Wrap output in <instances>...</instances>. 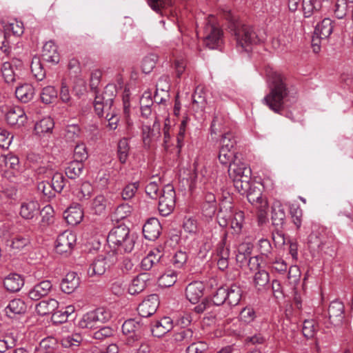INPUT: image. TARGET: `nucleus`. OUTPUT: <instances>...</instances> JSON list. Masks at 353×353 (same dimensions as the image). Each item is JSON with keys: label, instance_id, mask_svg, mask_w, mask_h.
<instances>
[{"label": "nucleus", "instance_id": "obj_1", "mask_svg": "<svg viewBox=\"0 0 353 353\" xmlns=\"http://www.w3.org/2000/svg\"><path fill=\"white\" fill-rule=\"evenodd\" d=\"M265 72L270 92L262 101L274 112L281 114L290 92L285 78L270 66L265 68Z\"/></svg>", "mask_w": 353, "mask_h": 353}, {"label": "nucleus", "instance_id": "obj_2", "mask_svg": "<svg viewBox=\"0 0 353 353\" xmlns=\"http://www.w3.org/2000/svg\"><path fill=\"white\" fill-rule=\"evenodd\" d=\"M223 14L228 21V28L235 37L236 48L239 52H248L251 45L256 44L259 41L253 28L241 23L230 10H224Z\"/></svg>", "mask_w": 353, "mask_h": 353}, {"label": "nucleus", "instance_id": "obj_3", "mask_svg": "<svg viewBox=\"0 0 353 353\" xmlns=\"http://www.w3.org/2000/svg\"><path fill=\"white\" fill-rule=\"evenodd\" d=\"M107 241L112 249L111 253L123 254L132 251L135 244V236L130 233L127 226L120 225L110 230Z\"/></svg>", "mask_w": 353, "mask_h": 353}, {"label": "nucleus", "instance_id": "obj_4", "mask_svg": "<svg viewBox=\"0 0 353 353\" xmlns=\"http://www.w3.org/2000/svg\"><path fill=\"white\" fill-rule=\"evenodd\" d=\"M110 319V312L103 307H100L85 314L79 325L82 328H98L100 327V324L108 321Z\"/></svg>", "mask_w": 353, "mask_h": 353}, {"label": "nucleus", "instance_id": "obj_5", "mask_svg": "<svg viewBox=\"0 0 353 353\" xmlns=\"http://www.w3.org/2000/svg\"><path fill=\"white\" fill-rule=\"evenodd\" d=\"M214 17L209 16L204 28V44L210 49H217L223 43V31L214 22Z\"/></svg>", "mask_w": 353, "mask_h": 353}, {"label": "nucleus", "instance_id": "obj_6", "mask_svg": "<svg viewBox=\"0 0 353 353\" xmlns=\"http://www.w3.org/2000/svg\"><path fill=\"white\" fill-rule=\"evenodd\" d=\"M118 261L115 254L108 252L105 255H99L88 269L89 276H101L110 266L114 265Z\"/></svg>", "mask_w": 353, "mask_h": 353}, {"label": "nucleus", "instance_id": "obj_7", "mask_svg": "<svg viewBox=\"0 0 353 353\" xmlns=\"http://www.w3.org/2000/svg\"><path fill=\"white\" fill-rule=\"evenodd\" d=\"M176 203V193L174 187L168 184L164 186L159 196L158 209L163 216L170 214L174 209Z\"/></svg>", "mask_w": 353, "mask_h": 353}, {"label": "nucleus", "instance_id": "obj_8", "mask_svg": "<svg viewBox=\"0 0 353 353\" xmlns=\"http://www.w3.org/2000/svg\"><path fill=\"white\" fill-rule=\"evenodd\" d=\"M24 28L23 23L17 20H13L6 25L4 32L0 30V49L7 55L10 52V46L8 38L10 33L19 37L23 34Z\"/></svg>", "mask_w": 353, "mask_h": 353}, {"label": "nucleus", "instance_id": "obj_9", "mask_svg": "<svg viewBox=\"0 0 353 353\" xmlns=\"http://www.w3.org/2000/svg\"><path fill=\"white\" fill-rule=\"evenodd\" d=\"M143 325L135 319L126 320L122 325V332L128 335L125 343L128 346L134 347L138 343L142 336Z\"/></svg>", "mask_w": 353, "mask_h": 353}, {"label": "nucleus", "instance_id": "obj_10", "mask_svg": "<svg viewBox=\"0 0 353 353\" xmlns=\"http://www.w3.org/2000/svg\"><path fill=\"white\" fill-rule=\"evenodd\" d=\"M248 201L259 210L260 220L265 218L268 208L266 198L263 197L261 190L256 187H251L247 192Z\"/></svg>", "mask_w": 353, "mask_h": 353}, {"label": "nucleus", "instance_id": "obj_11", "mask_svg": "<svg viewBox=\"0 0 353 353\" xmlns=\"http://www.w3.org/2000/svg\"><path fill=\"white\" fill-rule=\"evenodd\" d=\"M332 239L329 232L322 227L314 230L309 236L308 243L311 248L321 250L324 246L328 244Z\"/></svg>", "mask_w": 353, "mask_h": 353}, {"label": "nucleus", "instance_id": "obj_12", "mask_svg": "<svg viewBox=\"0 0 353 353\" xmlns=\"http://www.w3.org/2000/svg\"><path fill=\"white\" fill-rule=\"evenodd\" d=\"M76 235L70 230L60 234L56 241V251L60 254L70 253L76 243Z\"/></svg>", "mask_w": 353, "mask_h": 353}, {"label": "nucleus", "instance_id": "obj_13", "mask_svg": "<svg viewBox=\"0 0 353 353\" xmlns=\"http://www.w3.org/2000/svg\"><path fill=\"white\" fill-rule=\"evenodd\" d=\"M161 136L160 123L155 120L152 127L143 125L142 127V140L145 148H150Z\"/></svg>", "mask_w": 353, "mask_h": 353}, {"label": "nucleus", "instance_id": "obj_14", "mask_svg": "<svg viewBox=\"0 0 353 353\" xmlns=\"http://www.w3.org/2000/svg\"><path fill=\"white\" fill-rule=\"evenodd\" d=\"M159 305V296L157 294H151L139 305L138 314L144 318L149 317L156 312Z\"/></svg>", "mask_w": 353, "mask_h": 353}, {"label": "nucleus", "instance_id": "obj_15", "mask_svg": "<svg viewBox=\"0 0 353 353\" xmlns=\"http://www.w3.org/2000/svg\"><path fill=\"white\" fill-rule=\"evenodd\" d=\"M40 213V204L34 200H26L21 204L19 214L25 220L37 219Z\"/></svg>", "mask_w": 353, "mask_h": 353}, {"label": "nucleus", "instance_id": "obj_16", "mask_svg": "<svg viewBox=\"0 0 353 353\" xmlns=\"http://www.w3.org/2000/svg\"><path fill=\"white\" fill-rule=\"evenodd\" d=\"M229 176L233 180L245 178V182H248L250 179L251 170L246 165L241 163L239 160L235 159L228 165V170Z\"/></svg>", "mask_w": 353, "mask_h": 353}, {"label": "nucleus", "instance_id": "obj_17", "mask_svg": "<svg viewBox=\"0 0 353 353\" xmlns=\"http://www.w3.org/2000/svg\"><path fill=\"white\" fill-rule=\"evenodd\" d=\"M110 86H106L104 92L101 95H97L94 101V107L96 113L102 116L105 110H109L113 103V94H108Z\"/></svg>", "mask_w": 353, "mask_h": 353}, {"label": "nucleus", "instance_id": "obj_18", "mask_svg": "<svg viewBox=\"0 0 353 353\" xmlns=\"http://www.w3.org/2000/svg\"><path fill=\"white\" fill-rule=\"evenodd\" d=\"M6 119L9 125L19 128L26 123L27 117L23 109L19 106H14L7 112Z\"/></svg>", "mask_w": 353, "mask_h": 353}, {"label": "nucleus", "instance_id": "obj_19", "mask_svg": "<svg viewBox=\"0 0 353 353\" xmlns=\"http://www.w3.org/2000/svg\"><path fill=\"white\" fill-rule=\"evenodd\" d=\"M204 284L201 281H193L185 288V297L192 303H197L203 296Z\"/></svg>", "mask_w": 353, "mask_h": 353}, {"label": "nucleus", "instance_id": "obj_20", "mask_svg": "<svg viewBox=\"0 0 353 353\" xmlns=\"http://www.w3.org/2000/svg\"><path fill=\"white\" fill-rule=\"evenodd\" d=\"M161 231V225L157 218H150L143 227V234L146 239L154 241L157 239Z\"/></svg>", "mask_w": 353, "mask_h": 353}, {"label": "nucleus", "instance_id": "obj_21", "mask_svg": "<svg viewBox=\"0 0 353 353\" xmlns=\"http://www.w3.org/2000/svg\"><path fill=\"white\" fill-rule=\"evenodd\" d=\"M52 288V284L49 280H43L37 283L30 290L28 296L32 300L37 301L47 296Z\"/></svg>", "mask_w": 353, "mask_h": 353}, {"label": "nucleus", "instance_id": "obj_22", "mask_svg": "<svg viewBox=\"0 0 353 353\" xmlns=\"http://www.w3.org/2000/svg\"><path fill=\"white\" fill-rule=\"evenodd\" d=\"M173 327V322L171 318L164 316L160 320L155 321L151 327L153 336L161 337L170 331Z\"/></svg>", "mask_w": 353, "mask_h": 353}, {"label": "nucleus", "instance_id": "obj_23", "mask_svg": "<svg viewBox=\"0 0 353 353\" xmlns=\"http://www.w3.org/2000/svg\"><path fill=\"white\" fill-rule=\"evenodd\" d=\"M329 319L331 323L339 325L344 316V305L338 300L333 301L328 308Z\"/></svg>", "mask_w": 353, "mask_h": 353}, {"label": "nucleus", "instance_id": "obj_24", "mask_svg": "<svg viewBox=\"0 0 353 353\" xmlns=\"http://www.w3.org/2000/svg\"><path fill=\"white\" fill-rule=\"evenodd\" d=\"M80 284V278L76 272L68 273L61 283V290L66 294H71L78 288Z\"/></svg>", "mask_w": 353, "mask_h": 353}, {"label": "nucleus", "instance_id": "obj_25", "mask_svg": "<svg viewBox=\"0 0 353 353\" xmlns=\"http://www.w3.org/2000/svg\"><path fill=\"white\" fill-rule=\"evenodd\" d=\"M172 338L175 343L182 345H190L199 339L190 328H181L173 334Z\"/></svg>", "mask_w": 353, "mask_h": 353}, {"label": "nucleus", "instance_id": "obj_26", "mask_svg": "<svg viewBox=\"0 0 353 353\" xmlns=\"http://www.w3.org/2000/svg\"><path fill=\"white\" fill-rule=\"evenodd\" d=\"M148 281H150L148 273L139 274L132 281L128 288L129 293L134 295L141 292L146 288Z\"/></svg>", "mask_w": 353, "mask_h": 353}, {"label": "nucleus", "instance_id": "obj_27", "mask_svg": "<svg viewBox=\"0 0 353 353\" xmlns=\"http://www.w3.org/2000/svg\"><path fill=\"white\" fill-rule=\"evenodd\" d=\"M0 165L6 169L10 170L15 174L20 172L21 165L17 156L8 153L0 157Z\"/></svg>", "mask_w": 353, "mask_h": 353}, {"label": "nucleus", "instance_id": "obj_28", "mask_svg": "<svg viewBox=\"0 0 353 353\" xmlns=\"http://www.w3.org/2000/svg\"><path fill=\"white\" fill-rule=\"evenodd\" d=\"M252 249L253 245L249 243H242L239 245L236 260L240 267L246 266L248 261L251 257Z\"/></svg>", "mask_w": 353, "mask_h": 353}, {"label": "nucleus", "instance_id": "obj_29", "mask_svg": "<svg viewBox=\"0 0 353 353\" xmlns=\"http://www.w3.org/2000/svg\"><path fill=\"white\" fill-rule=\"evenodd\" d=\"M35 94V90L32 85L23 83L16 88L15 96L22 103L30 101Z\"/></svg>", "mask_w": 353, "mask_h": 353}, {"label": "nucleus", "instance_id": "obj_30", "mask_svg": "<svg viewBox=\"0 0 353 353\" xmlns=\"http://www.w3.org/2000/svg\"><path fill=\"white\" fill-rule=\"evenodd\" d=\"M64 218L68 224L76 225L83 220V210L79 205L71 206L64 212Z\"/></svg>", "mask_w": 353, "mask_h": 353}, {"label": "nucleus", "instance_id": "obj_31", "mask_svg": "<svg viewBox=\"0 0 353 353\" xmlns=\"http://www.w3.org/2000/svg\"><path fill=\"white\" fill-rule=\"evenodd\" d=\"M41 57L43 60L57 63L59 61V55L57 52V48L52 41L46 42L42 49Z\"/></svg>", "mask_w": 353, "mask_h": 353}, {"label": "nucleus", "instance_id": "obj_32", "mask_svg": "<svg viewBox=\"0 0 353 353\" xmlns=\"http://www.w3.org/2000/svg\"><path fill=\"white\" fill-rule=\"evenodd\" d=\"M24 284V281L18 274H10L3 281L5 288L11 292L19 291Z\"/></svg>", "mask_w": 353, "mask_h": 353}, {"label": "nucleus", "instance_id": "obj_33", "mask_svg": "<svg viewBox=\"0 0 353 353\" xmlns=\"http://www.w3.org/2000/svg\"><path fill=\"white\" fill-rule=\"evenodd\" d=\"M26 309V304L22 299H14L9 302L5 308V312L8 316L13 318L16 314L25 313Z\"/></svg>", "mask_w": 353, "mask_h": 353}, {"label": "nucleus", "instance_id": "obj_34", "mask_svg": "<svg viewBox=\"0 0 353 353\" xmlns=\"http://www.w3.org/2000/svg\"><path fill=\"white\" fill-rule=\"evenodd\" d=\"M333 30V21L329 18H325L316 26L314 35L326 39L330 36Z\"/></svg>", "mask_w": 353, "mask_h": 353}, {"label": "nucleus", "instance_id": "obj_35", "mask_svg": "<svg viewBox=\"0 0 353 353\" xmlns=\"http://www.w3.org/2000/svg\"><path fill=\"white\" fill-rule=\"evenodd\" d=\"M41 220L38 223V228L41 231L46 230L54 222V210L50 205H46L40 209Z\"/></svg>", "mask_w": 353, "mask_h": 353}, {"label": "nucleus", "instance_id": "obj_36", "mask_svg": "<svg viewBox=\"0 0 353 353\" xmlns=\"http://www.w3.org/2000/svg\"><path fill=\"white\" fill-rule=\"evenodd\" d=\"M59 302L54 299H50L40 301L36 305V312L40 316H45L52 314L58 308Z\"/></svg>", "mask_w": 353, "mask_h": 353}, {"label": "nucleus", "instance_id": "obj_37", "mask_svg": "<svg viewBox=\"0 0 353 353\" xmlns=\"http://www.w3.org/2000/svg\"><path fill=\"white\" fill-rule=\"evenodd\" d=\"M302 10L305 17L312 15L318 17L321 8V3L319 0H302Z\"/></svg>", "mask_w": 353, "mask_h": 353}, {"label": "nucleus", "instance_id": "obj_38", "mask_svg": "<svg viewBox=\"0 0 353 353\" xmlns=\"http://www.w3.org/2000/svg\"><path fill=\"white\" fill-rule=\"evenodd\" d=\"M285 211L279 201L274 202L272 207V220L274 225L282 226L285 220Z\"/></svg>", "mask_w": 353, "mask_h": 353}, {"label": "nucleus", "instance_id": "obj_39", "mask_svg": "<svg viewBox=\"0 0 353 353\" xmlns=\"http://www.w3.org/2000/svg\"><path fill=\"white\" fill-rule=\"evenodd\" d=\"M227 293V303L232 306L239 304L242 296V290L240 286L233 283L230 286H225Z\"/></svg>", "mask_w": 353, "mask_h": 353}, {"label": "nucleus", "instance_id": "obj_40", "mask_svg": "<svg viewBox=\"0 0 353 353\" xmlns=\"http://www.w3.org/2000/svg\"><path fill=\"white\" fill-rule=\"evenodd\" d=\"M162 254L159 250H152L141 261V268L144 270H150L154 265H157L162 257Z\"/></svg>", "mask_w": 353, "mask_h": 353}, {"label": "nucleus", "instance_id": "obj_41", "mask_svg": "<svg viewBox=\"0 0 353 353\" xmlns=\"http://www.w3.org/2000/svg\"><path fill=\"white\" fill-rule=\"evenodd\" d=\"M1 73L4 81L8 84L14 83L18 79V75L15 72L14 66L8 61L2 63Z\"/></svg>", "mask_w": 353, "mask_h": 353}, {"label": "nucleus", "instance_id": "obj_42", "mask_svg": "<svg viewBox=\"0 0 353 353\" xmlns=\"http://www.w3.org/2000/svg\"><path fill=\"white\" fill-rule=\"evenodd\" d=\"M54 121L50 117H45L37 122L34 125L35 134L39 136L51 133L54 128Z\"/></svg>", "mask_w": 353, "mask_h": 353}, {"label": "nucleus", "instance_id": "obj_43", "mask_svg": "<svg viewBox=\"0 0 353 353\" xmlns=\"http://www.w3.org/2000/svg\"><path fill=\"white\" fill-rule=\"evenodd\" d=\"M83 168V163L74 160L68 163L65 172L68 178L74 179L81 174Z\"/></svg>", "mask_w": 353, "mask_h": 353}, {"label": "nucleus", "instance_id": "obj_44", "mask_svg": "<svg viewBox=\"0 0 353 353\" xmlns=\"http://www.w3.org/2000/svg\"><path fill=\"white\" fill-rule=\"evenodd\" d=\"M244 212L243 211H237L230 219V228L233 230V233L239 234L242 232L244 223Z\"/></svg>", "mask_w": 353, "mask_h": 353}, {"label": "nucleus", "instance_id": "obj_45", "mask_svg": "<svg viewBox=\"0 0 353 353\" xmlns=\"http://www.w3.org/2000/svg\"><path fill=\"white\" fill-rule=\"evenodd\" d=\"M40 97L43 103H52L55 101L57 98V91L54 87L51 85L44 87L41 90Z\"/></svg>", "mask_w": 353, "mask_h": 353}, {"label": "nucleus", "instance_id": "obj_46", "mask_svg": "<svg viewBox=\"0 0 353 353\" xmlns=\"http://www.w3.org/2000/svg\"><path fill=\"white\" fill-rule=\"evenodd\" d=\"M31 72L38 81H41L46 76V71L42 65L41 59L38 57H34L30 65Z\"/></svg>", "mask_w": 353, "mask_h": 353}, {"label": "nucleus", "instance_id": "obj_47", "mask_svg": "<svg viewBox=\"0 0 353 353\" xmlns=\"http://www.w3.org/2000/svg\"><path fill=\"white\" fill-rule=\"evenodd\" d=\"M129 143L126 138L121 139L118 143L117 155L121 163L123 164L127 161L129 154Z\"/></svg>", "mask_w": 353, "mask_h": 353}, {"label": "nucleus", "instance_id": "obj_48", "mask_svg": "<svg viewBox=\"0 0 353 353\" xmlns=\"http://www.w3.org/2000/svg\"><path fill=\"white\" fill-rule=\"evenodd\" d=\"M270 276L265 270H259L254 276V284L255 287L261 290L269 284Z\"/></svg>", "mask_w": 353, "mask_h": 353}, {"label": "nucleus", "instance_id": "obj_49", "mask_svg": "<svg viewBox=\"0 0 353 353\" xmlns=\"http://www.w3.org/2000/svg\"><path fill=\"white\" fill-rule=\"evenodd\" d=\"M226 121L227 117L225 114H223L220 110L216 112L210 127L211 132L216 134L220 132Z\"/></svg>", "mask_w": 353, "mask_h": 353}, {"label": "nucleus", "instance_id": "obj_50", "mask_svg": "<svg viewBox=\"0 0 353 353\" xmlns=\"http://www.w3.org/2000/svg\"><path fill=\"white\" fill-rule=\"evenodd\" d=\"M37 191L43 194L45 201H49L54 197L56 192L51 184L47 181L39 183L37 185Z\"/></svg>", "mask_w": 353, "mask_h": 353}, {"label": "nucleus", "instance_id": "obj_51", "mask_svg": "<svg viewBox=\"0 0 353 353\" xmlns=\"http://www.w3.org/2000/svg\"><path fill=\"white\" fill-rule=\"evenodd\" d=\"M82 341L83 338L81 335L75 333L63 337L61 343L62 346L65 348H74L75 347L79 346Z\"/></svg>", "mask_w": 353, "mask_h": 353}, {"label": "nucleus", "instance_id": "obj_52", "mask_svg": "<svg viewBox=\"0 0 353 353\" xmlns=\"http://www.w3.org/2000/svg\"><path fill=\"white\" fill-rule=\"evenodd\" d=\"M177 280V274L175 271L169 270L159 279V285L161 287L169 288L172 286Z\"/></svg>", "mask_w": 353, "mask_h": 353}, {"label": "nucleus", "instance_id": "obj_53", "mask_svg": "<svg viewBox=\"0 0 353 353\" xmlns=\"http://www.w3.org/2000/svg\"><path fill=\"white\" fill-rule=\"evenodd\" d=\"M235 159L236 157L234 150L220 148L219 160L221 164L230 165Z\"/></svg>", "mask_w": 353, "mask_h": 353}, {"label": "nucleus", "instance_id": "obj_54", "mask_svg": "<svg viewBox=\"0 0 353 353\" xmlns=\"http://www.w3.org/2000/svg\"><path fill=\"white\" fill-rule=\"evenodd\" d=\"M30 243L28 236L17 235L13 237L10 247L12 250L20 251Z\"/></svg>", "mask_w": 353, "mask_h": 353}, {"label": "nucleus", "instance_id": "obj_55", "mask_svg": "<svg viewBox=\"0 0 353 353\" xmlns=\"http://www.w3.org/2000/svg\"><path fill=\"white\" fill-rule=\"evenodd\" d=\"M107 200L102 194L97 195L92 201V210L97 214H102L106 208Z\"/></svg>", "mask_w": 353, "mask_h": 353}, {"label": "nucleus", "instance_id": "obj_56", "mask_svg": "<svg viewBox=\"0 0 353 353\" xmlns=\"http://www.w3.org/2000/svg\"><path fill=\"white\" fill-rule=\"evenodd\" d=\"M158 57L155 54H150L144 57L142 61V70L144 73H150L155 67Z\"/></svg>", "mask_w": 353, "mask_h": 353}, {"label": "nucleus", "instance_id": "obj_57", "mask_svg": "<svg viewBox=\"0 0 353 353\" xmlns=\"http://www.w3.org/2000/svg\"><path fill=\"white\" fill-rule=\"evenodd\" d=\"M152 103L153 102L150 99V94L145 93L141 99V110L142 117L148 118V117L151 115V105Z\"/></svg>", "mask_w": 353, "mask_h": 353}, {"label": "nucleus", "instance_id": "obj_58", "mask_svg": "<svg viewBox=\"0 0 353 353\" xmlns=\"http://www.w3.org/2000/svg\"><path fill=\"white\" fill-rule=\"evenodd\" d=\"M139 188V182L136 181L127 184L121 192V196L123 200H129L132 199L137 193Z\"/></svg>", "mask_w": 353, "mask_h": 353}, {"label": "nucleus", "instance_id": "obj_59", "mask_svg": "<svg viewBox=\"0 0 353 353\" xmlns=\"http://www.w3.org/2000/svg\"><path fill=\"white\" fill-rule=\"evenodd\" d=\"M80 128L77 125H69L65 129V138L67 141H75L79 137Z\"/></svg>", "mask_w": 353, "mask_h": 353}, {"label": "nucleus", "instance_id": "obj_60", "mask_svg": "<svg viewBox=\"0 0 353 353\" xmlns=\"http://www.w3.org/2000/svg\"><path fill=\"white\" fill-rule=\"evenodd\" d=\"M132 212V208L128 203L119 205L114 211V217L117 220L123 219L129 216Z\"/></svg>", "mask_w": 353, "mask_h": 353}, {"label": "nucleus", "instance_id": "obj_61", "mask_svg": "<svg viewBox=\"0 0 353 353\" xmlns=\"http://www.w3.org/2000/svg\"><path fill=\"white\" fill-rule=\"evenodd\" d=\"M348 11L347 0H337L334 10V15L338 19L344 18Z\"/></svg>", "mask_w": 353, "mask_h": 353}, {"label": "nucleus", "instance_id": "obj_62", "mask_svg": "<svg viewBox=\"0 0 353 353\" xmlns=\"http://www.w3.org/2000/svg\"><path fill=\"white\" fill-rule=\"evenodd\" d=\"M114 330L109 326L99 327V329L94 332L92 337L99 341H103L114 334Z\"/></svg>", "mask_w": 353, "mask_h": 353}, {"label": "nucleus", "instance_id": "obj_63", "mask_svg": "<svg viewBox=\"0 0 353 353\" xmlns=\"http://www.w3.org/2000/svg\"><path fill=\"white\" fill-rule=\"evenodd\" d=\"M290 214L292 222L296 225V228L299 229L302 224V209L299 205H292L290 208Z\"/></svg>", "mask_w": 353, "mask_h": 353}, {"label": "nucleus", "instance_id": "obj_64", "mask_svg": "<svg viewBox=\"0 0 353 353\" xmlns=\"http://www.w3.org/2000/svg\"><path fill=\"white\" fill-rule=\"evenodd\" d=\"M256 312L251 307H244L240 312L239 318L245 323H250L256 319Z\"/></svg>", "mask_w": 353, "mask_h": 353}]
</instances>
